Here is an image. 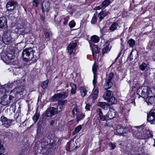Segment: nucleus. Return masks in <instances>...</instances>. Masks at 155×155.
<instances>
[{
    "label": "nucleus",
    "mask_w": 155,
    "mask_h": 155,
    "mask_svg": "<svg viewBox=\"0 0 155 155\" xmlns=\"http://www.w3.org/2000/svg\"><path fill=\"white\" fill-rule=\"evenodd\" d=\"M98 117L100 120L102 121H104L105 120V116L103 115V114L99 115Z\"/></svg>",
    "instance_id": "nucleus-47"
},
{
    "label": "nucleus",
    "mask_w": 155,
    "mask_h": 155,
    "mask_svg": "<svg viewBox=\"0 0 155 155\" xmlns=\"http://www.w3.org/2000/svg\"><path fill=\"white\" fill-rule=\"evenodd\" d=\"M116 112L113 108H110L108 112L107 116L110 119H113L116 116Z\"/></svg>",
    "instance_id": "nucleus-17"
},
{
    "label": "nucleus",
    "mask_w": 155,
    "mask_h": 155,
    "mask_svg": "<svg viewBox=\"0 0 155 155\" xmlns=\"http://www.w3.org/2000/svg\"><path fill=\"white\" fill-rule=\"evenodd\" d=\"M13 97V96L12 97L11 96H9V97L6 96H3L1 98L0 101V103L2 105H6L10 103L12 100V98Z\"/></svg>",
    "instance_id": "nucleus-10"
},
{
    "label": "nucleus",
    "mask_w": 155,
    "mask_h": 155,
    "mask_svg": "<svg viewBox=\"0 0 155 155\" xmlns=\"http://www.w3.org/2000/svg\"><path fill=\"white\" fill-rule=\"evenodd\" d=\"M37 133L38 134H40V131L39 130V129H38L37 130Z\"/></svg>",
    "instance_id": "nucleus-59"
},
{
    "label": "nucleus",
    "mask_w": 155,
    "mask_h": 155,
    "mask_svg": "<svg viewBox=\"0 0 155 155\" xmlns=\"http://www.w3.org/2000/svg\"><path fill=\"white\" fill-rule=\"evenodd\" d=\"M48 80L43 82L41 84V87L43 89L46 88L48 86Z\"/></svg>",
    "instance_id": "nucleus-35"
},
{
    "label": "nucleus",
    "mask_w": 155,
    "mask_h": 155,
    "mask_svg": "<svg viewBox=\"0 0 155 155\" xmlns=\"http://www.w3.org/2000/svg\"><path fill=\"white\" fill-rule=\"evenodd\" d=\"M50 3L48 1H45L42 4L41 9L43 12H48L50 9Z\"/></svg>",
    "instance_id": "nucleus-18"
},
{
    "label": "nucleus",
    "mask_w": 155,
    "mask_h": 155,
    "mask_svg": "<svg viewBox=\"0 0 155 155\" xmlns=\"http://www.w3.org/2000/svg\"><path fill=\"white\" fill-rule=\"evenodd\" d=\"M113 75V73L111 72L110 73L109 76L106 77L105 79V82L104 86V87L105 89L107 90L112 86L113 84L111 80L112 78Z\"/></svg>",
    "instance_id": "nucleus-7"
},
{
    "label": "nucleus",
    "mask_w": 155,
    "mask_h": 155,
    "mask_svg": "<svg viewBox=\"0 0 155 155\" xmlns=\"http://www.w3.org/2000/svg\"><path fill=\"white\" fill-rule=\"evenodd\" d=\"M54 121L53 120H52L50 123V125L52 126L54 123Z\"/></svg>",
    "instance_id": "nucleus-58"
},
{
    "label": "nucleus",
    "mask_w": 155,
    "mask_h": 155,
    "mask_svg": "<svg viewBox=\"0 0 155 155\" xmlns=\"http://www.w3.org/2000/svg\"><path fill=\"white\" fill-rule=\"evenodd\" d=\"M98 94V90L97 89H95L94 88L92 93L89 97H91L92 100H94L97 98V97Z\"/></svg>",
    "instance_id": "nucleus-27"
},
{
    "label": "nucleus",
    "mask_w": 155,
    "mask_h": 155,
    "mask_svg": "<svg viewBox=\"0 0 155 155\" xmlns=\"http://www.w3.org/2000/svg\"><path fill=\"white\" fill-rule=\"evenodd\" d=\"M72 113L73 114H76L78 121H79L81 119H83L84 117V115L82 113L79 112L76 107H75L74 108L72 111Z\"/></svg>",
    "instance_id": "nucleus-12"
},
{
    "label": "nucleus",
    "mask_w": 155,
    "mask_h": 155,
    "mask_svg": "<svg viewBox=\"0 0 155 155\" xmlns=\"http://www.w3.org/2000/svg\"><path fill=\"white\" fill-rule=\"evenodd\" d=\"M109 146L111 150L114 149L116 147L115 144L112 143H110Z\"/></svg>",
    "instance_id": "nucleus-49"
},
{
    "label": "nucleus",
    "mask_w": 155,
    "mask_h": 155,
    "mask_svg": "<svg viewBox=\"0 0 155 155\" xmlns=\"http://www.w3.org/2000/svg\"><path fill=\"white\" fill-rule=\"evenodd\" d=\"M97 64L95 62L94 64L92 67V71L94 75H95V73L97 71Z\"/></svg>",
    "instance_id": "nucleus-43"
},
{
    "label": "nucleus",
    "mask_w": 155,
    "mask_h": 155,
    "mask_svg": "<svg viewBox=\"0 0 155 155\" xmlns=\"http://www.w3.org/2000/svg\"><path fill=\"white\" fill-rule=\"evenodd\" d=\"M110 49L109 48L108 46H107L105 47L103 49L102 53L103 54H104L110 51Z\"/></svg>",
    "instance_id": "nucleus-45"
},
{
    "label": "nucleus",
    "mask_w": 155,
    "mask_h": 155,
    "mask_svg": "<svg viewBox=\"0 0 155 155\" xmlns=\"http://www.w3.org/2000/svg\"><path fill=\"white\" fill-rule=\"evenodd\" d=\"M110 3V2L109 0H105L103 2L101 5L97 7V9L99 10L102 8H105L106 6H108Z\"/></svg>",
    "instance_id": "nucleus-25"
},
{
    "label": "nucleus",
    "mask_w": 155,
    "mask_h": 155,
    "mask_svg": "<svg viewBox=\"0 0 155 155\" xmlns=\"http://www.w3.org/2000/svg\"><path fill=\"white\" fill-rule=\"evenodd\" d=\"M122 39H120V40H122Z\"/></svg>",
    "instance_id": "nucleus-63"
},
{
    "label": "nucleus",
    "mask_w": 155,
    "mask_h": 155,
    "mask_svg": "<svg viewBox=\"0 0 155 155\" xmlns=\"http://www.w3.org/2000/svg\"><path fill=\"white\" fill-rule=\"evenodd\" d=\"M41 0H34L33 2V4L34 6L37 7L38 6L39 3Z\"/></svg>",
    "instance_id": "nucleus-46"
},
{
    "label": "nucleus",
    "mask_w": 155,
    "mask_h": 155,
    "mask_svg": "<svg viewBox=\"0 0 155 155\" xmlns=\"http://www.w3.org/2000/svg\"><path fill=\"white\" fill-rule=\"evenodd\" d=\"M94 49H95V52L96 54L98 53L100 51V48L96 46H94Z\"/></svg>",
    "instance_id": "nucleus-51"
},
{
    "label": "nucleus",
    "mask_w": 155,
    "mask_h": 155,
    "mask_svg": "<svg viewBox=\"0 0 155 155\" xmlns=\"http://www.w3.org/2000/svg\"><path fill=\"white\" fill-rule=\"evenodd\" d=\"M0 120L2 122V125L4 127L7 128H9L12 125L13 122L14 120L12 119H9L4 116L1 117Z\"/></svg>",
    "instance_id": "nucleus-6"
},
{
    "label": "nucleus",
    "mask_w": 155,
    "mask_h": 155,
    "mask_svg": "<svg viewBox=\"0 0 155 155\" xmlns=\"http://www.w3.org/2000/svg\"><path fill=\"white\" fill-rule=\"evenodd\" d=\"M97 111L98 113V115H100L103 114L101 109L100 108H97Z\"/></svg>",
    "instance_id": "nucleus-55"
},
{
    "label": "nucleus",
    "mask_w": 155,
    "mask_h": 155,
    "mask_svg": "<svg viewBox=\"0 0 155 155\" xmlns=\"http://www.w3.org/2000/svg\"><path fill=\"white\" fill-rule=\"evenodd\" d=\"M128 43L130 47H133L135 45V41L134 39H131L128 40Z\"/></svg>",
    "instance_id": "nucleus-39"
},
{
    "label": "nucleus",
    "mask_w": 155,
    "mask_h": 155,
    "mask_svg": "<svg viewBox=\"0 0 155 155\" xmlns=\"http://www.w3.org/2000/svg\"><path fill=\"white\" fill-rule=\"evenodd\" d=\"M4 150L3 146L1 140H0V155H3Z\"/></svg>",
    "instance_id": "nucleus-42"
},
{
    "label": "nucleus",
    "mask_w": 155,
    "mask_h": 155,
    "mask_svg": "<svg viewBox=\"0 0 155 155\" xmlns=\"http://www.w3.org/2000/svg\"><path fill=\"white\" fill-rule=\"evenodd\" d=\"M109 14L108 11H104L99 13L98 17L99 18L98 21L100 22L105 16Z\"/></svg>",
    "instance_id": "nucleus-23"
},
{
    "label": "nucleus",
    "mask_w": 155,
    "mask_h": 155,
    "mask_svg": "<svg viewBox=\"0 0 155 155\" xmlns=\"http://www.w3.org/2000/svg\"><path fill=\"white\" fill-rule=\"evenodd\" d=\"M1 58L4 61H9L15 58V56L12 52L10 53L7 51L5 54H3V53H2L1 54Z\"/></svg>",
    "instance_id": "nucleus-9"
},
{
    "label": "nucleus",
    "mask_w": 155,
    "mask_h": 155,
    "mask_svg": "<svg viewBox=\"0 0 155 155\" xmlns=\"http://www.w3.org/2000/svg\"><path fill=\"white\" fill-rule=\"evenodd\" d=\"M18 26L19 27L18 32L19 34L24 35L26 32H27V31H25V24L24 23L22 24L21 26L20 25V23H19Z\"/></svg>",
    "instance_id": "nucleus-21"
},
{
    "label": "nucleus",
    "mask_w": 155,
    "mask_h": 155,
    "mask_svg": "<svg viewBox=\"0 0 155 155\" xmlns=\"http://www.w3.org/2000/svg\"><path fill=\"white\" fill-rule=\"evenodd\" d=\"M116 131L117 135H121L125 133L124 127L120 125H116Z\"/></svg>",
    "instance_id": "nucleus-22"
},
{
    "label": "nucleus",
    "mask_w": 155,
    "mask_h": 155,
    "mask_svg": "<svg viewBox=\"0 0 155 155\" xmlns=\"http://www.w3.org/2000/svg\"><path fill=\"white\" fill-rule=\"evenodd\" d=\"M135 130L137 132L134 133L135 136L137 138L142 139H146L152 136V134L148 130L142 126L135 127Z\"/></svg>",
    "instance_id": "nucleus-1"
},
{
    "label": "nucleus",
    "mask_w": 155,
    "mask_h": 155,
    "mask_svg": "<svg viewBox=\"0 0 155 155\" xmlns=\"http://www.w3.org/2000/svg\"><path fill=\"white\" fill-rule=\"evenodd\" d=\"M75 23L73 21H71L69 24V25L70 28H73L75 26Z\"/></svg>",
    "instance_id": "nucleus-50"
},
{
    "label": "nucleus",
    "mask_w": 155,
    "mask_h": 155,
    "mask_svg": "<svg viewBox=\"0 0 155 155\" xmlns=\"http://www.w3.org/2000/svg\"><path fill=\"white\" fill-rule=\"evenodd\" d=\"M112 92L110 90H107L105 96L104 97L105 100H107V99L110 98L111 97Z\"/></svg>",
    "instance_id": "nucleus-33"
},
{
    "label": "nucleus",
    "mask_w": 155,
    "mask_h": 155,
    "mask_svg": "<svg viewBox=\"0 0 155 155\" xmlns=\"http://www.w3.org/2000/svg\"><path fill=\"white\" fill-rule=\"evenodd\" d=\"M33 50L31 48H26L23 51L22 57L23 60L25 61L31 60L33 58Z\"/></svg>",
    "instance_id": "nucleus-4"
},
{
    "label": "nucleus",
    "mask_w": 155,
    "mask_h": 155,
    "mask_svg": "<svg viewBox=\"0 0 155 155\" xmlns=\"http://www.w3.org/2000/svg\"><path fill=\"white\" fill-rule=\"evenodd\" d=\"M147 120L151 124L155 121V109L151 110L147 114Z\"/></svg>",
    "instance_id": "nucleus-11"
},
{
    "label": "nucleus",
    "mask_w": 155,
    "mask_h": 155,
    "mask_svg": "<svg viewBox=\"0 0 155 155\" xmlns=\"http://www.w3.org/2000/svg\"><path fill=\"white\" fill-rule=\"evenodd\" d=\"M82 128V126L81 125H79L75 129L74 133V134L78 133L81 130Z\"/></svg>",
    "instance_id": "nucleus-38"
},
{
    "label": "nucleus",
    "mask_w": 155,
    "mask_h": 155,
    "mask_svg": "<svg viewBox=\"0 0 155 155\" xmlns=\"http://www.w3.org/2000/svg\"><path fill=\"white\" fill-rule=\"evenodd\" d=\"M121 45H123V44H122V43H121Z\"/></svg>",
    "instance_id": "nucleus-61"
},
{
    "label": "nucleus",
    "mask_w": 155,
    "mask_h": 155,
    "mask_svg": "<svg viewBox=\"0 0 155 155\" xmlns=\"http://www.w3.org/2000/svg\"><path fill=\"white\" fill-rule=\"evenodd\" d=\"M68 85H67V84L66 85V87H68Z\"/></svg>",
    "instance_id": "nucleus-60"
},
{
    "label": "nucleus",
    "mask_w": 155,
    "mask_h": 155,
    "mask_svg": "<svg viewBox=\"0 0 155 155\" xmlns=\"http://www.w3.org/2000/svg\"><path fill=\"white\" fill-rule=\"evenodd\" d=\"M146 101L148 105H153L155 107L153 109H155V97L153 96L152 95L146 97Z\"/></svg>",
    "instance_id": "nucleus-14"
},
{
    "label": "nucleus",
    "mask_w": 155,
    "mask_h": 155,
    "mask_svg": "<svg viewBox=\"0 0 155 155\" xmlns=\"http://www.w3.org/2000/svg\"><path fill=\"white\" fill-rule=\"evenodd\" d=\"M64 21L63 22V24L64 25H66L67 24V23L68 21L67 19V18H64Z\"/></svg>",
    "instance_id": "nucleus-57"
},
{
    "label": "nucleus",
    "mask_w": 155,
    "mask_h": 155,
    "mask_svg": "<svg viewBox=\"0 0 155 155\" xmlns=\"http://www.w3.org/2000/svg\"><path fill=\"white\" fill-rule=\"evenodd\" d=\"M50 106L52 107L47 109L45 113V115L47 117H51L58 113V105L52 102L51 103Z\"/></svg>",
    "instance_id": "nucleus-5"
},
{
    "label": "nucleus",
    "mask_w": 155,
    "mask_h": 155,
    "mask_svg": "<svg viewBox=\"0 0 155 155\" xmlns=\"http://www.w3.org/2000/svg\"><path fill=\"white\" fill-rule=\"evenodd\" d=\"M70 85L71 87V93L72 94H75L76 92L77 88L76 85L74 84L73 83H70Z\"/></svg>",
    "instance_id": "nucleus-30"
},
{
    "label": "nucleus",
    "mask_w": 155,
    "mask_h": 155,
    "mask_svg": "<svg viewBox=\"0 0 155 155\" xmlns=\"http://www.w3.org/2000/svg\"><path fill=\"white\" fill-rule=\"evenodd\" d=\"M77 45V43H70L68 45V52L70 54H71L73 52V51L75 49Z\"/></svg>",
    "instance_id": "nucleus-24"
},
{
    "label": "nucleus",
    "mask_w": 155,
    "mask_h": 155,
    "mask_svg": "<svg viewBox=\"0 0 155 155\" xmlns=\"http://www.w3.org/2000/svg\"><path fill=\"white\" fill-rule=\"evenodd\" d=\"M39 115L40 114L39 113L36 112L35 114L33 117V119L35 121V122H36L37 121L38 119Z\"/></svg>",
    "instance_id": "nucleus-40"
},
{
    "label": "nucleus",
    "mask_w": 155,
    "mask_h": 155,
    "mask_svg": "<svg viewBox=\"0 0 155 155\" xmlns=\"http://www.w3.org/2000/svg\"><path fill=\"white\" fill-rule=\"evenodd\" d=\"M118 26V24L116 23H114L112 24L110 28V30L111 31H114L117 28Z\"/></svg>",
    "instance_id": "nucleus-32"
},
{
    "label": "nucleus",
    "mask_w": 155,
    "mask_h": 155,
    "mask_svg": "<svg viewBox=\"0 0 155 155\" xmlns=\"http://www.w3.org/2000/svg\"><path fill=\"white\" fill-rule=\"evenodd\" d=\"M17 81H14L11 84H9L8 85H5L3 87L1 88L0 91H2L3 93L5 92L9 91H10V93L13 92L14 94L15 95H21L22 94L21 93H22L24 91L23 89L21 88V87H16L15 88L13 89V90H11V89L13 87L14 88V87L17 85Z\"/></svg>",
    "instance_id": "nucleus-2"
},
{
    "label": "nucleus",
    "mask_w": 155,
    "mask_h": 155,
    "mask_svg": "<svg viewBox=\"0 0 155 155\" xmlns=\"http://www.w3.org/2000/svg\"><path fill=\"white\" fill-rule=\"evenodd\" d=\"M0 26L2 29H5L7 27V20L4 17L0 18Z\"/></svg>",
    "instance_id": "nucleus-16"
},
{
    "label": "nucleus",
    "mask_w": 155,
    "mask_h": 155,
    "mask_svg": "<svg viewBox=\"0 0 155 155\" xmlns=\"http://www.w3.org/2000/svg\"><path fill=\"white\" fill-rule=\"evenodd\" d=\"M2 40L5 44H8L11 41V38L10 34L8 33H5L3 36Z\"/></svg>",
    "instance_id": "nucleus-15"
},
{
    "label": "nucleus",
    "mask_w": 155,
    "mask_h": 155,
    "mask_svg": "<svg viewBox=\"0 0 155 155\" xmlns=\"http://www.w3.org/2000/svg\"><path fill=\"white\" fill-rule=\"evenodd\" d=\"M97 78L95 75H94V78L93 80V84L94 86V88H95V86L96 85Z\"/></svg>",
    "instance_id": "nucleus-52"
},
{
    "label": "nucleus",
    "mask_w": 155,
    "mask_h": 155,
    "mask_svg": "<svg viewBox=\"0 0 155 155\" xmlns=\"http://www.w3.org/2000/svg\"><path fill=\"white\" fill-rule=\"evenodd\" d=\"M19 112L16 113L14 116L15 120L16 123H19L20 122V117H19Z\"/></svg>",
    "instance_id": "nucleus-34"
},
{
    "label": "nucleus",
    "mask_w": 155,
    "mask_h": 155,
    "mask_svg": "<svg viewBox=\"0 0 155 155\" xmlns=\"http://www.w3.org/2000/svg\"><path fill=\"white\" fill-rule=\"evenodd\" d=\"M147 67V65L145 63H142L139 66V69L141 71H144Z\"/></svg>",
    "instance_id": "nucleus-36"
},
{
    "label": "nucleus",
    "mask_w": 155,
    "mask_h": 155,
    "mask_svg": "<svg viewBox=\"0 0 155 155\" xmlns=\"http://www.w3.org/2000/svg\"><path fill=\"white\" fill-rule=\"evenodd\" d=\"M106 100L110 104H116L117 102V100L116 99L115 97L112 96L107 99Z\"/></svg>",
    "instance_id": "nucleus-29"
},
{
    "label": "nucleus",
    "mask_w": 155,
    "mask_h": 155,
    "mask_svg": "<svg viewBox=\"0 0 155 155\" xmlns=\"http://www.w3.org/2000/svg\"><path fill=\"white\" fill-rule=\"evenodd\" d=\"M64 106L58 105V106L57 109L58 108L59 109V111L60 112L63 110L64 109Z\"/></svg>",
    "instance_id": "nucleus-54"
},
{
    "label": "nucleus",
    "mask_w": 155,
    "mask_h": 155,
    "mask_svg": "<svg viewBox=\"0 0 155 155\" xmlns=\"http://www.w3.org/2000/svg\"><path fill=\"white\" fill-rule=\"evenodd\" d=\"M91 106V105L90 104H87L85 107V109L87 111L90 110Z\"/></svg>",
    "instance_id": "nucleus-53"
},
{
    "label": "nucleus",
    "mask_w": 155,
    "mask_h": 155,
    "mask_svg": "<svg viewBox=\"0 0 155 155\" xmlns=\"http://www.w3.org/2000/svg\"><path fill=\"white\" fill-rule=\"evenodd\" d=\"M51 35V32L50 31H45L43 35V37L44 38H50Z\"/></svg>",
    "instance_id": "nucleus-31"
},
{
    "label": "nucleus",
    "mask_w": 155,
    "mask_h": 155,
    "mask_svg": "<svg viewBox=\"0 0 155 155\" xmlns=\"http://www.w3.org/2000/svg\"><path fill=\"white\" fill-rule=\"evenodd\" d=\"M41 143L42 147L41 152L43 154H48L49 153L48 150L49 149L47 147V146H48V142H42Z\"/></svg>",
    "instance_id": "nucleus-13"
},
{
    "label": "nucleus",
    "mask_w": 155,
    "mask_h": 155,
    "mask_svg": "<svg viewBox=\"0 0 155 155\" xmlns=\"http://www.w3.org/2000/svg\"><path fill=\"white\" fill-rule=\"evenodd\" d=\"M67 102L66 100L59 101L58 102V104L59 105H61L64 107L65 104Z\"/></svg>",
    "instance_id": "nucleus-44"
},
{
    "label": "nucleus",
    "mask_w": 155,
    "mask_h": 155,
    "mask_svg": "<svg viewBox=\"0 0 155 155\" xmlns=\"http://www.w3.org/2000/svg\"><path fill=\"white\" fill-rule=\"evenodd\" d=\"M16 5V3L14 2H11L7 3L6 5V8L8 11L13 10Z\"/></svg>",
    "instance_id": "nucleus-26"
},
{
    "label": "nucleus",
    "mask_w": 155,
    "mask_h": 155,
    "mask_svg": "<svg viewBox=\"0 0 155 155\" xmlns=\"http://www.w3.org/2000/svg\"><path fill=\"white\" fill-rule=\"evenodd\" d=\"M79 90L81 96L84 97L87 95L89 89L88 87L83 86L81 87H80Z\"/></svg>",
    "instance_id": "nucleus-19"
},
{
    "label": "nucleus",
    "mask_w": 155,
    "mask_h": 155,
    "mask_svg": "<svg viewBox=\"0 0 155 155\" xmlns=\"http://www.w3.org/2000/svg\"><path fill=\"white\" fill-rule=\"evenodd\" d=\"M67 97L68 94L67 93L62 92L54 94L52 97V100L53 102L57 101L61 99H65Z\"/></svg>",
    "instance_id": "nucleus-8"
},
{
    "label": "nucleus",
    "mask_w": 155,
    "mask_h": 155,
    "mask_svg": "<svg viewBox=\"0 0 155 155\" xmlns=\"http://www.w3.org/2000/svg\"><path fill=\"white\" fill-rule=\"evenodd\" d=\"M67 146L68 147V150L70 151H72L76 149L77 146L75 147L74 143L73 140H71L69 142H68L67 144Z\"/></svg>",
    "instance_id": "nucleus-20"
},
{
    "label": "nucleus",
    "mask_w": 155,
    "mask_h": 155,
    "mask_svg": "<svg viewBox=\"0 0 155 155\" xmlns=\"http://www.w3.org/2000/svg\"><path fill=\"white\" fill-rule=\"evenodd\" d=\"M5 136L6 137H8L9 138H11L12 137L13 134V133L11 132H8L6 133Z\"/></svg>",
    "instance_id": "nucleus-48"
},
{
    "label": "nucleus",
    "mask_w": 155,
    "mask_h": 155,
    "mask_svg": "<svg viewBox=\"0 0 155 155\" xmlns=\"http://www.w3.org/2000/svg\"><path fill=\"white\" fill-rule=\"evenodd\" d=\"M137 94L143 98H145L153 94L151 89L147 86L140 87L137 91Z\"/></svg>",
    "instance_id": "nucleus-3"
},
{
    "label": "nucleus",
    "mask_w": 155,
    "mask_h": 155,
    "mask_svg": "<svg viewBox=\"0 0 155 155\" xmlns=\"http://www.w3.org/2000/svg\"><path fill=\"white\" fill-rule=\"evenodd\" d=\"M97 14H95L92 18V19L91 20V23L92 24H95L96 22H97Z\"/></svg>",
    "instance_id": "nucleus-41"
},
{
    "label": "nucleus",
    "mask_w": 155,
    "mask_h": 155,
    "mask_svg": "<svg viewBox=\"0 0 155 155\" xmlns=\"http://www.w3.org/2000/svg\"><path fill=\"white\" fill-rule=\"evenodd\" d=\"M1 28H2L1 27V26H0V29Z\"/></svg>",
    "instance_id": "nucleus-62"
},
{
    "label": "nucleus",
    "mask_w": 155,
    "mask_h": 155,
    "mask_svg": "<svg viewBox=\"0 0 155 155\" xmlns=\"http://www.w3.org/2000/svg\"><path fill=\"white\" fill-rule=\"evenodd\" d=\"M99 41L98 37L96 35H93L91 37V40L89 41L90 47H92V45L91 43L93 42L94 43H97Z\"/></svg>",
    "instance_id": "nucleus-28"
},
{
    "label": "nucleus",
    "mask_w": 155,
    "mask_h": 155,
    "mask_svg": "<svg viewBox=\"0 0 155 155\" xmlns=\"http://www.w3.org/2000/svg\"><path fill=\"white\" fill-rule=\"evenodd\" d=\"M121 54H122L121 51H120V53H119V54H118L117 57L115 59V61H117V59L120 57V56Z\"/></svg>",
    "instance_id": "nucleus-56"
},
{
    "label": "nucleus",
    "mask_w": 155,
    "mask_h": 155,
    "mask_svg": "<svg viewBox=\"0 0 155 155\" xmlns=\"http://www.w3.org/2000/svg\"><path fill=\"white\" fill-rule=\"evenodd\" d=\"M97 105L101 107H102L104 109L106 105V104L105 102H98Z\"/></svg>",
    "instance_id": "nucleus-37"
}]
</instances>
